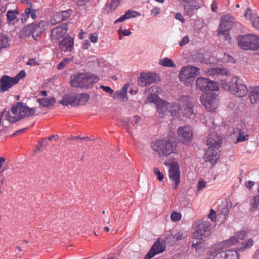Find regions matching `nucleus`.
Returning a JSON list of instances; mask_svg holds the SVG:
<instances>
[{
	"label": "nucleus",
	"mask_w": 259,
	"mask_h": 259,
	"mask_svg": "<svg viewBox=\"0 0 259 259\" xmlns=\"http://www.w3.org/2000/svg\"><path fill=\"white\" fill-rule=\"evenodd\" d=\"M223 143V139L217 133L213 132L207 137L206 145L208 147L204 158L205 161L214 164L220 157L219 149Z\"/></svg>",
	"instance_id": "nucleus-1"
},
{
	"label": "nucleus",
	"mask_w": 259,
	"mask_h": 259,
	"mask_svg": "<svg viewBox=\"0 0 259 259\" xmlns=\"http://www.w3.org/2000/svg\"><path fill=\"white\" fill-rule=\"evenodd\" d=\"M222 85L225 90L238 97H244L248 93L247 88L237 76H233L229 82L222 83Z\"/></svg>",
	"instance_id": "nucleus-2"
},
{
	"label": "nucleus",
	"mask_w": 259,
	"mask_h": 259,
	"mask_svg": "<svg viewBox=\"0 0 259 259\" xmlns=\"http://www.w3.org/2000/svg\"><path fill=\"white\" fill-rule=\"evenodd\" d=\"M89 98L88 94L71 92L64 95L59 103L64 106H75L85 104Z\"/></svg>",
	"instance_id": "nucleus-3"
},
{
	"label": "nucleus",
	"mask_w": 259,
	"mask_h": 259,
	"mask_svg": "<svg viewBox=\"0 0 259 259\" xmlns=\"http://www.w3.org/2000/svg\"><path fill=\"white\" fill-rule=\"evenodd\" d=\"M151 147L160 156H168L176 151L175 142L169 139L157 140L152 142Z\"/></svg>",
	"instance_id": "nucleus-4"
},
{
	"label": "nucleus",
	"mask_w": 259,
	"mask_h": 259,
	"mask_svg": "<svg viewBox=\"0 0 259 259\" xmlns=\"http://www.w3.org/2000/svg\"><path fill=\"white\" fill-rule=\"evenodd\" d=\"M239 46L243 50L259 49V36L253 34L242 35L238 37Z\"/></svg>",
	"instance_id": "nucleus-5"
},
{
	"label": "nucleus",
	"mask_w": 259,
	"mask_h": 259,
	"mask_svg": "<svg viewBox=\"0 0 259 259\" xmlns=\"http://www.w3.org/2000/svg\"><path fill=\"white\" fill-rule=\"evenodd\" d=\"M199 70L198 68L190 65L183 67L179 73V79L182 82L188 85L193 81Z\"/></svg>",
	"instance_id": "nucleus-6"
},
{
	"label": "nucleus",
	"mask_w": 259,
	"mask_h": 259,
	"mask_svg": "<svg viewBox=\"0 0 259 259\" xmlns=\"http://www.w3.org/2000/svg\"><path fill=\"white\" fill-rule=\"evenodd\" d=\"M234 21V17L230 15H226L221 19L218 34L220 36H223L225 40L230 38L229 30L232 28Z\"/></svg>",
	"instance_id": "nucleus-7"
},
{
	"label": "nucleus",
	"mask_w": 259,
	"mask_h": 259,
	"mask_svg": "<svg viewBox=\"0 0 259 259\" xmlns=\"http://www.w3.org/2000/svg\"><path fill=\"white\" fill-rule=\"evenodd\" d=\"M200 101L208 111L213 112L218 106L219 98L218 95L209 93L200 96Z\"/></svg>",
	"instance_id": "nucleus-8"
},
{
	"label": "nucleus",
	"mask_w": 259,
	"mask_h": 259,
	"mask_svg": "<svg viewBox=\"0 0 259 259\" xmlns=\"http://www.w3.org/2000/svg\"><path fill=\"white\" fill-rule=\"evenodd\" d=\"M211 226L208 221L199 222L193 233V238L196 240H201L210 234Z\"/></svg>",
	"instance_id": "nucleus-9"
},
{
	"label": "nucleus",
	"mask_w": 259,
	"mask_h": 259,
	"mask_svg": "<svg viewBox=\"0 0 259 259\" xmlns=\"http://www.w3.org/2000/svg\"><path fill=\"white\" fill-rule=\"evenodd\" d=\"M178 140L183 144L188 145L191 142L193 132L189 126L179 127L177 131Z\"/></svg>",
	"instance_id": "nucleus-10"
},
{
	"label": "nucleus",
	"mask_w": 259,
	"mask_h": 259,
	"mask_svg": "<svg viewBox=\"0 0 259 259\" xmlns=\"http://www.w3.org/2000/svg\"><path fill=\"white\" fill-rule=\"evenodd\" d=\"M18 112L20 119L21 118L29 117L34 114L35 110L33 108L23 106L21 102H18L17 105L12 107V113L16 114Z\"/></svg>",
	"instance_id": "nucleus-11"
},
{
	"label": "nucleus",
	"mask_w": 259,
	"mask_h": 259,
	"mask_svg": "<svg viewBox=\"0 0 259 259\" xmlns=\"http://www.w3.org/2000/svg\"><path fill=\"white\" fill-rule=\"evenodd\" d=\"M168 175L170 180L174 183V185H172V188L176 190L178 185L180 183V170L179 166L177 162H173L170 164Z\"/></svg>",
	"instance_id": "nucleus-12"
},
{
	"label": "nucleus",
	"mask_w": 259,
	"mask_h": 259,
	"mask_svg": "<svg viewBox=\"0 0 259 259\" xmlns=\"http://www.w3.org/2000/svg\"><path fill=\"white\" fill-rule=\"evenodd\" d=\"M178 105L182 108V113L186 116H190L193 113V107L190 99L187 96H182L178 100Z\"/></svg>",
	"instance_id": "nucleus-13"
},
{
	"label": "nucleus",
	"mask_w": 259,
	"mask_h": 259,
	"mask_svg": "<svg viewBox=\"0 0 259 259\" xmlns=\"http://www.w3.org/2000/svg\"><path fill=\"white\" fill-rule=\"evenodd\" d=\"M157 80V76L154 73H142L138 80V83L142 87H146L150 85Z\"/></svg>",
	"instance_id": "nucleus-14"
},
{
	"label": "nucleus",
	"mask_w": 259,
	"mask_h": 259,
	"mask_svg": "<svg viewBox=\"0 0 259 259\" xmlns=\"http://www.w3.org/2000/svg\"><path fill=\"white\" fill-rule=\"evenodd\" d=\"M16 83L15 80L8 75H4L0 79V92H6L12 88Z\"/></svg>",
	"instance_id": "nucleus-15"
},
{
	"label": "nucleus",
	"mask_w": 259,
	"mask_h": 259,
	"mask_svg": "<svg viewBox=\"0 0 259 259\" xmlns=\"http://www.w3.org/2000/svg\"><path fill=\"white\" fill-rule=\"evenodd\" d=\"M33 38L37 40L40 38V34L46 29L48 24L46 21H41L38 23H32Z\"/></svg>",
	"instance_id": "nucleus-16"
},
{
	"label": "nucleus",
	"mask_w": 259,
	"mask_h": 259,
	"mask_svg": "<svg viewBox=\"0 0 259 259\" xmlns=\"http://www.w3.org/2000/svg\"><path fill=\"white\" fill-rule=\"evenodd\" d=\"M67 30L66 25L58 26L52 29L51 34L52 41L54 42L57 41L66 33Z\"/></svg>",
	"instance_id": "nucleus-17"
},
{
	"label": "nucleus",
	"mask_w": 259,
	"mask_h": 259,
	"mask_svg": "<svg viewBox=\"0 0 259 259\" xmlns=\"http://www.w3.org/2000/svg\"><path fill=\"white\" fill-rule=\"evenodd\" d=\"M184 12L187 15H191L195 10L199 8L197 2L193 0H183L182 2Z\"/></svg>",
	"instance_id": "nucleus-18"
},
{
	"label": "nucleus",
	"mask_w": 259,
	"mask_h": 259,
	"mask_svg": "<svg viewBox=\"0 0 259 259\" xmlns=\"http://www.w3.org/2000/svg\"><path fill=\"white\" fill-rule=\"evenodd\" d=\"M236 241V237H231L228 240L218 242L211 247V252L213 251L214 252L213 253L220 252L224 248H226L229 245L234 244Z\"/></svg>",
	"instance_id": "nucleus-19"
},
{
	"label": "nucleus",
	"mask_w": 259,
	"mask_h": 259,
	"mask_svg": "<svg viewBox=\"0 0 259 259\" xmlns=\"http://www.w3.org/2000/svg\"><path fill=\"white\" fill-rule=\"evenodd\" d=\"M74 41L70 36L64 38L59 43V48L63 52H71L73 48Z\"/></svg>",
	"instance_id": "nucleus-20"
},
{
	"label": "nucleus",
	"mask_w": 259,
	"mask_h": 259,
	"mask_svg": "<svg viewBox=\"0 0 259 259\" xmlns=\"http://www.w3.org/2000/svg\"><path fill=\"white\" fill-rule=\"evenodd\" d=\"M246 19L249 20L253 27L259 30V16L252 11L250 9H247L244 14Z\"/></svg>",
	"instance_id": "nucleus-21"
},
{
	"label": "nucleus",
	"mask_w": 259,
	"mask_h": 259,
	"mask_svg": "<svg viewBox=\"0 0 259 259\" xmlns=\"http://www.w3.org/2000/svg\"><path fill=\"white\" fill-rule=\"evenodd\" d=\"M156 106L160 117H163L164 115L169 114L168 109L170 107V103L161 99Z\"/></svg>",
	"instance_id": "nucleus-22"
},
{
	"label": "nucleus",
	"mask_w": 259,
	"mask_h": 259,
	"mask_svg": "<svg viewBox=\"0 0 259 259\" xmlns=\"http://www.w3.org/2000/svg\"><path fill=\"white\" fill-rule=\"evenodd\" d=\"M234 133L238 135L237 142H241L246 141L248 139V135L247 134V129L245 125H238L234 130Z\"/></svg>",
	"instance_id": "nucleus-23"
},
{
	"label": "nucleus",
	"mask_w": 259,
	"mask_h": 259,
	"mask_svg": "<svg viewBox=\"0 0 259 259\" xmlns=\"http://www.w3.org/2000/svg\"><path fill=\"white\" fill-rule=\"evenodd\" d=\"M29 17H31L34 20H35L37 18L36 10L31 8L25 9L24 13L21 14V20L22 22L25 23Z\"/></svg>",
	"instance_id": "nucleus-24"
},
{
	"label": "nucleus",
	"mask_w": 259,
	"mask_h": 259,
	"mask_svg": "<svg viewBox=\"0 0 259 259\" xmlns=\"http://www.w3.org/2000/svg\"><path fill=\"white\" fill-rule=\"evenodd\" d=\"M168 113L173 117H180L182 114V108L178 105V103L170 104V107L168 109Z\"/></svg>",
	"instance_id": "nucleus-25"
},
{
	"label": "nucleus",
	"mask_w": 259,
	"mask_h": 259,
	"mask_svg": "<svg viewBox=\"0 0 259 259\" xmlns=\"http://www.w3.org/2000/svg\"><path fill=\"white\" fill-rule=\"evenodd\" d=\"M232 203L230 201H226L219 207L220 214L223 217V219H226V215H228L231 207Z\"/></svg>",
	"instance_id": "nucleus-26"
},
{
	"label": "nucleus",
	"mask_w": 259,
	"mask_h": 259,
	"mask_svg": "<svg viewBox=\"0 0 259 259\" xmlns=\"http://www.w3.org/2000/svg\"><path fill=\"white\" fill-rule=\"evenodd\" d=\"M128 88V84H126L123 86V87L119 90L117 91L113 98L115 99H121L123 101L127 100L126 95L127 91Z\"/></svg>",
	"instance_id": "nucleus-27"
},
{
	"label": "nucleus",
	"mask_w": 259,
	"mask_h": 259,
	"mask_svg": "<svg viewBox=\"0 0 259 259\" xmlns=\"http://www.w3.org/2000/svg\"><path fill=\"white\" fill-rule=\"evenodd\" d=\"M84 76V73H80L77 76H75L73 79H71L70 81L71 85L73 87H79L83 88L84 86V84H83V79Z\"/></svg>",
	"instance_id": "nucleus-28"
},
{
	"label": "nucleus",
	"mask_w": 259,
	"mask_h": 259,
	"mask_svg": "<svg viewBox=\"0 0 259 259\" xmlns=\"http://www.w3.org/2000/svg\"><path fill=\"white\" fill-rule=\"evenodd\" d=\"M39 104L44 107H49L53 106L55 102V99L52 97L38 98L37 100Z\"/></svg>",
	"instance_id": "nucleus-29"
},
{
	"label": "nucleus",
	"mask_w": 259,
	"mask_h": 259,
	"mask_svg": "<svg viewBox=\"0 0 259 259\" xmlns=\"http://www.w3.org/2000/svg\"><path fill=\"white\" fill-rule=\"evenodd\" d=\"M165 248V246L163 243L159 239H157L152 246L151 250L156 254L163 252Z\"/></svg>",
	"instance_id": "nucleus-30"
},
{
	"label": "nucleus",
	"mask_w": 259,
	"mask_h": 259,
	"mask_svg": "<svg viewBox=\"0 0 259 259\" xmlns=\"http://www.w3.org/2000/svg\"><path fill=\"white\" fill-rule=\"evenodd\" d=\"M208 79L204 77H199L197 79L196 84L197 88L201 91L206 90L207 83H208Z\"/></svg>",
	"instance_id": "nucleus-31"
},
{
	"label": "nucleus",
	"mask_w": 259,
	"mask_h": 259,
	"mask_svg": "<svg viewBox=\"0 0 259 259\" xmlns=\"http://www.w3.org/2000/svg\"><path fill=\"white\" fill-rule=\"evenodd\" d=\"M18 14L16 10H9L7 13V20L10 23L13 24L18 22V19L16 18V14Z\"/></svg>",
	"instance_id": "nucleus-32"
},
{
	"label": "nucleus",
	"mask_w": 259,
	"mask_h": 259,
	"mask_svg": "<svg viewBox=\"0 0 259 259\" xmlns=\"http://www.w3.org/2000/svg\"><path fill=\"white\" fill-rule=\"evenodd\" d=\"M96 79V78L94 76H90L87 74H84V76L83 77V84H84L83 88H89L95 81Z\"/></svg>",
	"instance_id": "nucleus-33"
},
{
	"label": "nucleus",
	"mask_w": 259,
	"mask_h": 259,
	"mask_svg": "<svg viewBox=\"0 0 259 259\" xmlns=\"http://www.w3.org/2000/svg\"><path fill=\"white\" fill-rule=\"evenodd\" d=\"M249 98L251 102L253 104L259 101V87H255L250 93Z\"/></svg>",
	"instance_id": "nucleus-34"
},
{
	"label": "nucleus",
	"mask_w": 259,
	"mask_h": 259,
	"mask_svg": "<svg viewBox=\"0 0 259 259\" xmlns=\"http://www.w3.org/2000/svg\"><path fill=\"white\" fill-rule=\"evenodd\" d=\"M6 119L11 123H15L16 121L20 120L19 118V115H18V112H17L16 114H12V111L8 112L5 115Z\"/></svg>",
	"instance_id": "nucleus-35"
},
{
	"label": "nucleus",
	"mask_w": 259,
	"mask_h": 259,
	"mask_svg": "<svg viewBox=\"0 0 259 259\" xmlns=\"http://www.w3.org/2000/svg\"><path fill=\"white\" fill-rule=\"evenodd\" d=\"M225 259H239L237 252L233 249H230L225 251Z\"/></svg>",
	"instance_id": "nucleus-36"
},
{
	"label": "nucleus",
	"mask_w": 259,
	"mask_h": 259,
	"mask_svg": "<svg viewBox=\"0 0 259 259\" xmlns=\"http://www.w3.org/2000/svg\"><path fill=\"white\" fill-rule=\"evenodd\" d=\"M32 29V26L31 24L27 25L22 29L20 33L21 36L22 37H25L30 34H32V36H33Z\"/></svg>",
	"instance_id": "nucleus-37"
},
{
	"label": "nucleus",
	"mask_w": 259,
	"mask_h": 259,
	"mask_svg": "<svg viewBox=\"0 0 259 259\" xmlns=\"http://www.w3.org/2000/svg\"><path fill=\"white\" fill-rule=\"evenodd\" d=\"M161 99L157 96L156 95H154L153 94H151L149 96H147V99L145 101L146 103H153L155 104L156 105L160 101Z\"/></svg>",
	"instance_id": "nucleus-38"
},
{
	"label": "nucleus",
	"mask_w": 259,
	"mask_h": 259,
	"mask_svg": "<svg viewBox=\"0 0 259 259\" xmlns=\"http://www.w3.org/2000/svg\"><path fill=\"white\" fill-rule=\"evenodd\" d=\"M159 64L162 66L165 67H172L176 66L172 60L167 57L164 58L159 61Z\"/></svg>",
	"instance_id": "nucleus-39"
},
{
	"label": "nucleus",
	"mask_w": 259,
	"mask_h": 259,
	"mask_svg": "<svg viewBox=\"0 0 259 259\" xmlns=\"http://www.w3.org/2000/svg\"><path fill=\"white\" fill-rule=\"evenodd\" d=\"M8 38L7 36L4 34H0V51L4 48L9 47Z\"/></svg>",
	"instance_id": "nucleus-40"
},
{
	"label": "nucleus",
	"mask_w": 259,
	"mask_h": 259,
	"mask_svg": "<svg viewBox=\"0 0 259 259\" xmlns=\"http://www.w3.org/2000/svg\"><path fill=\"white\" fill-rule=\"evenodd\" d=\"M218 90V87L217 83L214 81H211L209 79L208 80V83L206 87L205 91H214Z\"/></svg>",
	"instance_id": "nucleus-41"
},
{
	"label": "nucleus",
	"mask_w": 259,
	"mask_h": 259,
	"mask_svg": "<svg viewBox=\"0 0 259 259\" xmlns=\"http://www.w3.org/2000/svg\"><path fill=\"white\" fill-rule=\"evenodd\" d=\"M72 58H65L63 59V60L59 63L57 66V68L58 70H61L65 67V66L68 64L70 62L72 61Z\"/></svg>",
	"instance_id": "nucleus-42"
},
{
	"label": "nucleus",
	"mask_w": 259,
	"mask_h": 259,
	"mask_svg": "<svg viewBox=\"0 0 259 259\" xmlns=\"http://www.w3.org/2000/svg\"><path fill=\"white\" fill-rule=\"evenodd\" d=\"M121 0H112L107 4V8H110L111 11L115 10L120 4Z\"/></svg>",
	"instance_id": "nucleus-43"
},
{
	"label": "nucleus",
	"mask_w": 259,
	"mask_h": 259,
	"mask_svg": "<svg viewBox=\"0 0 259 259\" xmlns=\"http://www.w3.org/2000/svg\"><path fill=\"white\" fill-rule=\"evenodd\" d=\"M124 14L127 19L131 18H135L140 15V14L138 12L131 10L127 11Z\"/></svg>",
	"instance_id": "nucleus-44"
},
{
	"label": "nucleus",
	"mask_w": 259,
	"mask_h": 259,
	"mask_svg": "<svg viewBox=\"0 0 259 259\" xmlns=\"http://www.w3.org/2000/svg\"><path fill=\"white\" fill-rule=\"evenodd\" d=\"M246 232L245 231H240L237 232L234 236L233 237H236V242L235 243H236L237 242H238L239 240H243L245 237Z\"/></svg>",
	"instance_id": "nucleus-45"
},
{
	"label": "nucleus",
	"mask_w": 259,
	"mask_h": 259,
	"mask_svg": "<svg viewBox=\"0 0 259 259\" xmlns=\"http://www.w3.org/2000/svg\"><path fill=\"white\" fill-rule=\"evenodd\" d=\"M204 244L201 240H197L196 243L193 242L192 244V247L195 248L196 250H198L200 249H202L203 247Z\"/></svg>",
	"instance_id": "nucleus-46"
},
{
	"label": "nucleus",
	"mask_w": 259,
	"mask_h": 259,
	"mask_svg": "<svg viewBox=\"0 0 259 259\" xmlns=\"http://www.w3.org/2000/svg\"><path fill=\"white\" fill-rule=\"evenodd\" d=\"M242 245H243V247H240V248L239 249V250L243 251V249H245V248H249V247H251L253 245V240L252 239L250 238V239H248L246 242H243Z\"/></svg>",
	"instance_id": "nucleus-47"
},
{
	"label": "nucleus",
	"mask_w": 259,
	"mask_h": 259,
	"mask_svg": "<svg viewBox=\"0 0 259 259\" xmlns=\"http://www.w3.org/2000/svg\"><path fill=\"white\" fill-rule=\"evenodd\" d=\"M170 219L172 221L177 222L181 219V214L179 212L173 211L170 215Z\"/></svg>",
	"instance_id": "nucleus-48"
},
{
	"label": "nucleus",
	"mask_w": 259,
	"mask_h": 259,
	"mask_svg": "<svg viewBox=\"0 0 259 259\" xmlns=\"http://www.w3.org/2000/svg\"><path fill=\"white\" fill-rule=\"evenodd\" d=\"M26 76V73L24 70H21L17 75L13 77L15 80L16 84L19 82L20 79L24 78Z\"/></svg>",
	"instance_id": "nucleus-49"
},
{
	"label": "nucleus",
	"mask_w": 259,
	"mask_h": 259,
	"mask_svg": "<svg viewBox=\"0 0 259 259\" xmlns=\"http://www.w3.org/2000/svg\"><path fill=\"white\" fill-rule=\"evenodd\" d=\"M251 207L253 210L259 209V195L254 197L253 203Z\"/></svg>",
	"instance_id": "nucleus-50"
},
{
	"label": "nucleus",
	"mask_w": 259,
	"mask_h": 259,
	"mask_svg": "<svg viewBox=\"0 0 259 259\" xmlns=\"http://www.w3.org/2000/svg\"><path fill=\"white\" fill-rule=\"evenodd\" d=\"M72 13V11L70 9L62 12L61 15H62V20H65L68 19L71 16Z\"/></svg>",
	"instance_id": "nucleus-51"
},
{
	"label": "nucleus",
	"mask_w": 259,
	"mask_h": 259,
	"mask_svg": "<svg viewBox=\"0 0 259 259\" xmlns=\"http://www.w3.org/2000/svg\"><path fill=\"white\" fill-rule=\"evenodd\" d=\"M154 174L157 176V179L159 181H162L163 179V175L157 167H154L153 169Z\"/></svg>",
	"instance_id": "nucleus-52"
},
{
	"label": "nucleus",
	"mask_w": 259,
	"mask_h": 259,
	"mask_svg": "<svg viewBox=\"0 0 259 259\" xmlns=\"http://www.w3.org/2000/svg\"><path fill=\"white\" fill-rule=\"evenodd\" d=\"M225 251H220L216 253L213 257V259H225Z\"/></svg>",
	"instance_id": "nucleus-53"
},
{
	"label": "nucleus",
	"mask_w": 259,
	"mask_h": 259,
	"mask_svg": "<svg viewBox=\"0 0 259 259\" xmlns=\"http://www.w3.org/2000/svg\"><path fill=\"white\" fill-rule=\"evenodd\" d=\"M206 186V182L203 179H200L198 181L197 184V188L198 190H201Z\"/></svg>",
	"instance_id": "nucleus-54"
},
{
	"label": "nucleus",
	"mask_w": 259,
	"mask_h": 259,
	"mask_svg": "<svg viewBox=\"0 0 259 259\" xmlns=\"http://www.w3.org/2000/svg\"><path fill=\"white\" fill-rule=\"evenodd\" d=\"M214 72L218 73V74L227 75V71L225 68H215Z\"/></svg>",
	"instance_id": "nucleus-55"
},
{
	"label": "nucleus",
	"mask_w": 259,
	"mask_h": 259,
	"mask_svg": "<svg viewBox=\"0 0 259 259\" xmlns=\"http://www.w3.org/2000/svg\"><path fill=\"white\" fill-rule=\"evenodd\" d=\"M208 217L212 222H214L216 221L215 211L212 209H211Z\"/></svg>",
	"instance_id": "nucleus-56"
},
{
	"label": "nucleus",
	"mask_w": 259,
	"mask_h": 259,
	"mask_svg": "<svg viewBox=\"0 0 259 259\" xmlns=\"http://www.w3.org/2000/svg\"><path fill=\"white\" fill-rule=\"evenodd\" d=\"M223 59L225 61H227V62H231V63L234 62V58L232 56H230L228 54H225Z\"/></svg>",
	"instance_id": "nucleus-57"
},
{
	"label": "nucleus",
	"mask_w": 259,
	"mask_h": 259,
	"mask_svg": "<svg viewBox=\"0 0 259 259\" xmlns=\"http://www.w3.org/2000/svg\"><path fill=\"white\" fill-rule=\"evenodd\" d=\"M189 41V37L186 35L185 36H184L182 39L180 41V43H179V45L180 46H184L185 45H186V44H187Z\"/></svg>",
	"instance_id": "nucleus-58"
},
{
	"label": "nucleus",
	"mask_w": 259,
	"mask_h": 259,
	"mask_svg": "<svg viewBox=\"0 0 259 259\" xmlns=\"http://www.w3.org/2000/svg\"><path fill=\"white\" fill-rule=\"evenodd\" d=\"M26 64L27 65H30L32 66H34L38 65L39 64L38 62L36 61V59L33 58L30 59L28 61V62H27Z\"/></svg>",
	"instance_id": "nucleus-59"
},
{
	"label": "nucleus",
	"mask_w": 259,
	"mask_h": 259,
	"mask_svg": "<svg viewBox=\"0 0 259 259\" xmlns=\"http://www.w3.org/2000/svg\"><path fill=\"white\" fill-rule=\"evenodd\" d=\"M174 238H175L177 240H182L185 238V236L184 234H183L182 232H178V233L176 234L174 236Z\"/></svg>",
	"instance_id": "nucleus-60"
},
{
	"label": "nucleus",
	"mask_w": 259,
	"mask_h": 259,
	"mask_svg": "<svg viewBox=\"0 0 259 259\" xmlns=\"http://www.w3.org/2000/svg\"><path fill=\"white\" fill-rule=\"evenodd\" d=\"M160 12V8L155 7L153 8V9L151 11V15L154 17L156 15L159 14Z\"/></svg>",
	"instance_id": "nucleus-61"
},
{
	"label": "nucleus",
	"mask_w": 259,
	"mask_h": 259,
	"mask_svg": "<svg viewBox=\"0 0 259 259\" xmlns=\"http://www.w3.org/2000/svg\"><path fill=\"white\" fill-rule=\"evenodd\" d=\"M101 88L103 90L107 93L111 94L113 93V90H112L109 87L101 85Z\"/></svg>",
	"instance_id": "nucleus-62"
},
{
	"label": "nucleus",
	"mask_w": 259,
	"mask_h": 259,
	"mask_svg": "<svg viewBox=\"0 0 259 259\" xmlns=\"http://www.w3.org/2000/svg\"><path fill=\"white\" fill-rule=\"evenodd\" d=\"M155 255V254L153 252V250L150 249L149 251L145 255L144 259H151Z\"/></svg>",
	"instance_id": "nucleus-63"
},
{
	"label": "nucleus",
	"mask_w": 259,
	"mask_h": 259,
	"mask_svg": "<svg viewBox=\"0 0 259 259\" xmlns=\"http://www.w3.org/2000/svg\"><path fill=\"white\" fill-rule=\"evenodd\" d=\"M90 40L94 43L97 41L98 37L96 33L92 34L90 36Z\"/></svg>",
	"instance_id": "nucleus-64"
}]
</instances>
